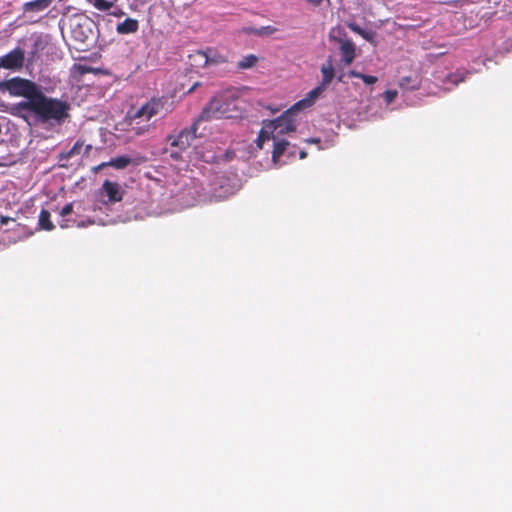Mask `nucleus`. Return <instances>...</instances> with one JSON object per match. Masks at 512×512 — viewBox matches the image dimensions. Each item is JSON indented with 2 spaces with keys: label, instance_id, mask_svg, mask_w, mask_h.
Masks as SVG:
<instances>
[{
  "label": "nucleus",
  "instance_id": "nucleus-6",
  "mask_svg": "<svg viewBox=\"0 0 512 512\" xmlns=\"http://www.w3.org/2000/svg\"><path fill=\"white\" fill-rule=\"evenodd\" d=\"M69 27L72 39L80 44H86L92 38L91 24L85 18L75 17L71 19Z\"/></svg>",
  "mask_w": 512,
  "mask_h": 512
},
{
  "label": "nucleus",
  "instance_id": "nucleus-26",
  "mask_svg": "<svg viewBox=\"0 0 512 512\" xmlns=\"http://www.w3.org/2000/svg\"><path fill=\"white\" fill-rule=\"evenodd\" d=\"M397 95L398 93L396 90H386L383 93L384 100L387 104L392 103L396 99Z\"/></svg>",
  "mask_w": 512,
  "mask_h": 512
},
{
  "label": "nucleus",
  "instance_id": "nucleus-35",
  "mask_svg": "<svg viewBox=\"0 0 512 512\" xmlns=\"http://www.w3.org/2000/svg\"><path fill=\"white\" fill-rule=\"evenodd\" d=\"M148 127H149V125H147L145 129L139 128V130L137 131V134H140V133L146 131L148 129Z\"/></svg>",
  "mask_w": 512,
  "mask_h": 512
},
{
  "label": "nucleus",
  "instance_id": "nucleus-18",
  "mask_svg": "<svg viewBox=\"0 0 512 512\" xmlns=\"http://www.w3.org/2000/svg\"><path fill=\"white\" fill-rule=\"evenodd\" d=\"M50 212L46 209H42L39 215L38 225L41 229L51 231L54 229V224L50 219Z\"/></svg>",
  "mask_w": 512,
  "mask_h": 512
},
{
  "label": "nucleus",
  "instance_id": "nucleus-37",
  "mask_svg": "<svg viewBox=\"0 0 512 512\" xmlns=\"http://www.w3.org/2000/svg\"><path fill=\"white\" fill-rule=\"evenodd\" d=\"M305 157H306V152L301 151V152H300V158H305Z\"/></svg>",
  "mask_w": 512,
  "mask_h": 512
},
{
  "label": "nucleus",
  "instance_id": "nucleus-10",
  "mask_svg": "<svg viewBox=\"0 0 512 512\" xmlns=\"http://www.w3.org/2000/svg\"><path fill=\"white\" fill-rule=\"evenodd\" d=\"M341 61L344 65L348 66L353 63L356 58V45L350 39H339Z\"/></svg>",
  "mask_w": 512,
  "mask_h": 512
},
{
  "label": "nucleus",
  "instance_id": "nucleus-17",
  "mask_svg": "<svg viewBox=\"0 0 512 512\" xmlns=\"http://www.w3.org/2000/svg\"><path fill=\"white\" fill-rule=\"evenodd\" d=\"M273 133L274 132L272 131V129H269V127H267V122H264V126L260 130L256 140L257 147L259 149H262L263 144L266 141L270 140V138H273L275 140V135H273Z\"/></svg>",
  "mask_w": 512,
  "mask_h": 512
},
{
  "label": "nucleus",
  "instance_id": "nucleus-34",
  "mask_svg": "<svg viewBox=\"0 0 512 512\" xmlns=\"http://www.w3.org/2000/svg\"><path fill=\"white\" fill-rule=\"evenodd\" d=\"M171 157L174 158V159H178L180 157V153L179 152H172L171 153Z\"/></svg>",
  "mask_w": 512,
  "mask_h": 512
},
{
  "label": "nucleus",
  "instance_id": "nucleus-33",
  "mask_svg": "<svg viewBox=\"0 0 512 512\" xmlns=\"http://www.w3.org/2000/svg\"><path fill=\"white\" fill-rule=\"evenodd\" d=\"M343 78H344V73H343V72H341V73L338 75L337 79H338V81H339V82H344V79H343Z\"/></svg>",
  "mask_w": 512,
  "mask_h": 512
},
{
  "label": "nucleus",
  "instance_id": "nucleus-4",
  "mask_svg": "<svg viewBox=\"0 0 512 512\" xmlns=\"http://www.w3.org/2000/svg\"><path fill=\"white\" fill-rule=\"evenodd\" d=\"M0 90H7L12 96L25 97V101L34 99L40 91L33 81L19 77L0 82Z\"/></svg>",
  "mask_w": 512,
  "mask_h": 512
},
{
  "label": "nucleus",
  "instance_id": "nucleus-19",
  "mask_svg": "<svg viewBox=\"0 0 512 512\" xmlns=\"http://www.w3.org/2000/svg\"><path fill=\"white\" fill-rule=\"evenodd\" d=\"M274 148L272 151V159L274 161H278L281 156H283L284 152L286 151L289 142L287 140H274Z\"/></svg>",
  "mask_w": 512,
  "mask_h": 512
},
{
  "label": "nucleus",
  "instance_id": "nucleus-20",
  "mask_svg": "<svg viewBox=\"0 0 512 512\" xmlns=\"http://www.w3.org/2000/svg\"><path fill=\"white\" fill-rule=\"evenodd\" d=\"M90 3L101 12L110 11L118 0H89Z\"/></svg>",
  "mask_w": 512,
  "mask_h": 512
},
{
  "label": "nucleus",
  "instance_id": "nucleus-5",
  "mask_svg": "<svg viewBox=\"0 0 512 512\" xmlns=\"http://www.w3.org/2000/svg\"><path fill=\"white\" fill-rule=\"evenodd\" d=\"M297 109H293V106L286 110L282 115L278 118L268 121L267 127L272 129L274 133L277 135H283L290 132H294L296 129L294 114L297 112Z\"/></svg>",
  "mask_w": 512,
  "mask_h": 512
},
{
  "label": "nucleus",
  "instance_id": "nucleus-32",
  "mask_svg": "<svg viewBox=\"0 0 512 512\" xmlns=\"http://www.w3.org/2000/svg\"><path fill=\"white\" fill-rule=\"evenodd\" d=\"M8 221H9V218H8V217L1 216V220H0L1 224H3V225H4V224H7V223H8Z\"/></svg>",
  "mask_w": 512,
  "mask_h": 512
},
{
  "label": "nucleus",
  "instance_id": "nucleus-15",
  "mask_svg": "<svg viewBox=\"0 0 512 512\" xmlns=\"http://www.w3.org/2000/svg\"><path fill=\"white\" fill-rule=\"evenodd\" d=\"M139 29V22L133 18H126L123 22L119 23L116 27L118 34H132L137 32Z\"/></svg>",
  "mask_w": 512,
  "mask_h": 512
},
{
  "label": "nucleus",
  "instance_id": "nucleus-1",
  "mask_svg": "<svg viewBox=\"0 0 512 512\" xmlns=\"http://www.w3.org/2000/svg\"><path fill=\"white\" fill-rule=\"evenodd\" d=\"M70 109L67 101L48 97L40 90L34 99L15 104L12 114L25 120L32 115L39 123L62 125L70 118Z\"/></svg>",
  "mask_w": 512,
  "mask_h": 512
},
{
  "label": "nucleus",
  "instance_id": "nucleus-16",
  "mask_svg": "<svg viewBox=\"0 0 512 512\" xmlns=\"http://www.w3.org/2000/svg\"><path fill=\"white\" fill-rule=\"evenodd\" d=\"M54 0H33L26 2L23 5V9L26 12H41L47 9Z\"/></svg>",
  "mask_w": 512,
  "mask_h": 512
},
{
  "label": "nucleus",
  "instance_id": "nucleus-39",
  "mask_svg": "<svg viewBox=\"0 0 512 512\" xmlns=\"http://www.w3.org/2000/svg\"><path fill=\"white\" fill-rule=\"evenodd\" d=\"M311 142H314V143L319 142V139H312Z\"/></svg>",
  "mask_w": 512,
  "mask_h": 512
},
{
  "label": "nucleus",
  "instance_id": "nucleus-28",
  "mask_svg": "<svg viewBox=\"0 0 512 512\" xmlns=\"http://www.w3.org/2000/svg\"><path fill=\"white\" fill-rule=\"evenodd\" d=\"M73 211V204L72 203H67L66 205L63 206V208L61 209L60 211V215L65 217L69 214H71Z\"/></svg>",
  "mask_w": 512,
  "mask_h": 512
},
{
  "label": "nucleus",
  "instance_id": "nucleus-3",
  "mask_svg": "<svg viewBox=\"0 0 512 512\" xmlns=\"http://www.w3.org/2000/svg\"><path fill=\"white\" fill-rule=\"evenodd\" d=\"M169 112L170 109L167 106V99L163 97L151 98L134 113H131L130 119L140 124L142 121L149 122L154 117H164Z\"/></svg>",
  "mask_w": 512,
  "mask_h": 512
},
{
  "label": "nucleus",
  "instance_id": "nucleus-11",
  "mask_svg": "<svg viewBox=\"0 0 512 512\" xmlns=\"http://www.w3.org/2000/svg\"><path fill=\"white\" fill-rule=\"evenodd\" d=\"M325 90V87H323L321 84L312 89L305 98L301 99L300 101L296 102L293 105V109H297L298 111L302 109H306L311 107L315 101L319 98V96L322 94V92Z\"/></svg>",
  "mask_w": 512,
  "mask_h": 512
},
{
  "label": "nucleus",
  "instance_id": "nucleus-21",
  "mask_svg": "<svg viewBox=\"0 0 512 512\" xmlns=\"http://www.w3.org/2000/svg\"><path fill=\"white\" fill-rule=\"evenodd\" d=\"M257 62H258L257 56H255L253 54H249V55L244 56L238 62L237 68L239 70L249 69V68H252L253 66H255Z\"/></svg>",
  "mask_w": 512,
  "mask_h": 512
},
{
  "label": "nucleus",
  "instance_id": "nucleus-9",
  "mask_svg": "<svg viewBox=\"0 0 512 512\" xmlns=\"http://www.w3.org/2000/svg\"><path fill=\"white\" fill-rule=\"evenodd\" d=\"M24 52L16 48L0 58V67L5 69H18L23 66Z\"/></svg>",
  "mask_w": 512,
  "mask_h": 512
},
{
  "label": "nucleus",
  "instance_id": "nucleus-13",
  "mask_svg": "<svg viewBox=\"0 0 512 512\" xmlns=\"http://www.w3.org/2000/svg\"><path fill=\"white\" fill-rule=\"evenodd\" d=\"M145 161H146V158L142 157V156H137L136 158L132 159L126 155H122V156H118L116 158H112L108 162V165L111 167H114L116 169H124L130 164L139 165Z\"/></svg>",
  "mask_w": 512,
  "mask_h": 512
},
{
  "label": "nucleus",
  "instance_id": "nucleus-7",
  "mask_svg": "<svg viewBox=\"0 0 512 512\" xmlns=\"http://www.w3.org/2000/svg\"><path fill=\"white\" fill-rule=\"evenodd\" d=\"M189 57L195 63L202 67H207L209 65H219L228 62L227 57L219 53L214 48H207L206 50H197Z\"/></svg>",
  "mask_w": 512,
  "mask_h": 512
},
{
  "label": "nucleus",
  "instance_id": "nucleus-27",
  "mask_svg": "<svg viewBox=\"0 0 512 512\" xmlns=\"http://www.w3.org/2000/svg\"><path fill=\"white\" fill-rule=\"evenodd\" d=\"M110 15L114 16V17H122L125 15V12L122 10V8H120L119 6H117L116 4H114V7L111 8L110 11H108Z\"/></svg>",
  "mask_w": 512,
  "mask_h": 512
},
{
  "label": "nucleus",
  "instance_id": "nucleus-38",
  "mask_svg": "<svg viewBox=\"0 0 512 512\" xmlns=\"http://www.w3.org/2000/svg\"><path fill=\"white\" fill-rule=\"evenodd\" d=\"M463 80H464V78L462 77V78H460L459 80H457V79H455V80H454V79H453L452 81H453L454 83H458V82H461V81H463Z\"/></svg>",
  "mask_w": 512,
  "mask_h": 512
},
{
  "label": "nucleus",
  "instance_id": "nucleus-30",
  "mask_svg": "<svg viewBox=\"0 0 512 512\" xmlns=\"http://www.w3.org/2000/svg\"><path fill=\"white\" fill-rule=\"evenodd\" d=\"M310 4L318 6L322 3L323 0H307Z\"/></svg>",
  "mask_w": 512,
  "mask_h": 512
},
{
  "label": "nucleus",
  "instance_id": "nucleus-12",
  "mask_svg": "<svg viewBox=\"0 0 512 512\" xmlns=\"http://www.w3.org/2000/svg\"><path fill=\"white\" fill-rule=\"evenodd\" d=\"M102 189L110 202H120L123 199L124 191L117 182L105 180Z\"/></svg>",
  "mask_w": 512,
  "mask_h": 512
},
{
  "label": "nucleus",
  "instance_id": "nucleus-25",
  "mask_svg": "<svg viewBox=\"0 0 512 512\" xmlns=\"http://www.w3.org/2000/svg\"><path fill=\"white\" fill-rule=\"evenodd\" d=\"M277 31V28L274 26H263L260 28H256L252 30V33H254L257 36H270L274 34Z\"/></svg>",
  "mask_w": 512,
  "mask_h": 512
},
{
  "label": "nucleus",
  "instance_id": "nucleus-14",
  "mask_svg": "<svg viewBox=\"0 0 512 512\" xmlns=\"http://www.w3.org/2000/svg\"><path fill=\"white\" fill-rule=\"evenodd\" d=\"M320 70L322 74V80L320 84L326 88L328 85L331 84L332 80L335 77V68L331 56H329L327 60L322 64Z\"/></svg>",
  "mask_w": 512,
  "mask_h": 512
},
{
  "label": "nucleus",
  "instance_id": "nucleus-22",
  "mask_svg": "<svg viewBox=\"0 0 512 512\" xmlns=\"http://www.w3.org/2000/svg\"><path fill=\"white\" fill-rule=\"evenodd\" d=\"M348 76L350 78H359V79H361L367 85H373V84H375L378 81V78L376 76L365 75V74L360 73V72L355 71V70H350L348 72Z\"/></svg>",
  "mask_w": 512,
  "mask_h": 512
},
{
  "label": "nucleus",
  "instance_id": "nucleus-23",
  "mask_svg": "<svg viewBox=\"0 0 512 512\" xmlns=\"http://www.w3.org/2000/svg\"><path fill=\"white\" fill-rule=\"evenodd\" d=\"M84 147L83 140H77L69 151L64 154V158L69 159L73 156L80 155Z\"/></svg>",
  "mask_w": 512,
  "mask_h": 512
},
{
  "label": "nucleus",
  "instance_id": "nucleus-8",
  "mask_svg": "<svg viewBox=\"0 0 512 512\" xmlns=\"http://www.w3.org/2000/svg\"><path fill=\"white\" fill-rule=\"evenodd\" d=\"M196 130L197 128L194 124L191 129H183L177 135L169 136L168 140L170 141V145L178 148L179 152L185 151L196 138Z\"/></svg>",
  "mask_w": 512,
  "mask_h": 512
},
{
  "label": "nucleus",
  "instance_id": "nucleus-24",
  "mask_svg": "<svg viewBox=\"0 0 512 512\" xmlns=\"http://www.w3.org/2000/svg\"><path fill=\"white\" fill-rule=\"evenodd\" d=\"M73 74L75 76H84L85 74L95 72L96 70L90 66L84 64H74L72 67Z\"/></svg>",
  "mask_w": 512,
  "mask_h": 512
},
{
  "label": "nucleus",
  "instance_id": "nucleus-29",
  "mask_svg": "<svg viewBox=\"0 0 512 512\" xmlns=\"http://www.w3.org/2000/svg\"><path fill=\"white\" fill-rule=\"evenodd\" d=\"M106 166H109L108 162L107 163H105V162L101 163L100 165H98L97 167L94 168V171L97 172V171H99L100 169H102V168H104Z\"/></svg>",
  "mask_w": 512,
  "mask_h": 512
},
{
  "label": "nucleus",
  "instance_id": "nucleus-31",
  "mask_svg": "<svg viewBox=\"0 0 512 512\" xmlns=\"http://www.w3.org/2000/svg\"><path fill=\"white\" fill-rule=\"evenodd\" d=\"M91 149H92V146H91V145H86V146L84 147V152H83V154H84V155H88V154L90 153V150H91Z\"/></svg>",
  "mask_w": 512,
  "mask_h": 512
},
{
  "label": "nucleus",
  "instance_id": "nucleus-36",
  "mask_svg": "<svg viewBox=\"0 0 512 512\" xmlns=\"http://www.w3.org/2000/svg\"><path fill=\"white\" fill-rule=\"evenodd\" d=\"M353 31H359V28L356 25L350 26Z\"/></svg>",
  "mask_w": 512,
  "mask_h": 512
},
{
  "label": "nucleus",
  "instance_id": "nucleus-2",
  "mask_svg": "<svg viewBox=\"0 0 512 512\" xmlns=\"http://www.w3.org/2000/svg\"><path fill=\"white\" fill-rule=\"evenodd\" d=\"M238 97L233 92L225 91L215 97L203 108L199 119L208 121L211 119L232 118L237 111L236 101Z\"/></svg>",
  "mask_w": 512,
  "mask_h": 512
}]
</instances>
